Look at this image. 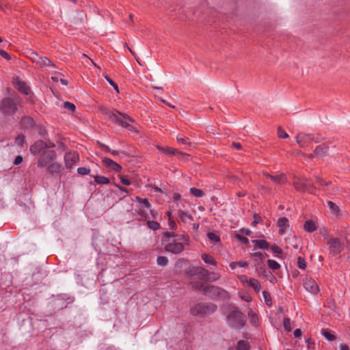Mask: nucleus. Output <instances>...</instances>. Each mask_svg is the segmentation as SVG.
Returning <instances> with one entry per match:
<instances>
[{
  "label": "nucleus",
  "mask_w": 350,
  "mask_h": 350,
  "mask_svg": "<svg viewBox=\"0 0 350 350\" xmlns=\"http://www.w3.org/2000/svg\"><path fill=\"white\" fill-rule=\"evenodd\" d=\"M192 288L202 291L204 294L212 299H228L230 294L228 292L221 287L213 285H204L200 282L191 283Z\"/></svg>",
  "instance_id": "nucleus-1"
},
{
  "label": "nucleus",
  "mask_w": 350,
  "mask_h": 350,
  "mask_svg": "<svg viewBox=\"0 0 350 350\" xmlns=\"http://www.w3.org/2000/svg\"><path fill=\"white\" fill-rule=\"evenodd\" d=\"M189 240L188 234H180L177 237V239L167 240L164 249L167 252L179 254L184 251L185 245H189Z\"/></svg>",
  "instance_id": "nucleus-2"
},
{
  "label": "nucleus",
  "mask_w": 350,
  "mask_h": 350,
  "mask_svg": "<svg viewBox=\"0 0 350 350\" xmlns=\"http://www.w3.org/2000/svg\"><path fill=\"white\" fill-rule=\"evenodd\" d=\"M105 113L111 121L115 122L129 131H133V126L129 122H133V120L126 113H121L117 110L109 109H106Z\"/></svg>",
  "instance_id": "nucleus-3"
},
{
  "label": "nucleus",
  "mask_w": 350,
  "mask_h": 350,
  "mask_svg": "<svg viewBox=\"0 0 350 350\" xmlns=\"http://www.w3.org/2000/svg\"><path fill=\"white\" fill-rule=\"evenodd\" d=\"M217 306L213 303H200L190 308V313L193 316L204 317L214 313L217 310Z\"/></svg>",
  "instance_id": "nucleus-4"
},
{
  "label": "nucleus",
  "mask_w": 350,
  "mask_h": 350,
  "mask_svg": "<svg viewBox=\"0 0 350 350\" xmlns=\"http://www.w3.org/2000/svg\"><path fill=\"white\" fill-rule=\"evenodd\" d=\"M227 322L236 328L243 327L246 322L245 316L237 308L230 311L226 317Z\"/></svg>",
  "instance_id": "nucleus-5"
},
{
  "label": "nucleus",
  "mask_w": 350,
  "mask_h": 350,
  "mask_svg": "<svg viewBox=\"0 0 350 350\" xmlns=\"http://www.w3.org/2000/svg\"><path fill=\"white\" fill-rule=\"evenodd\" d=\"M18 110L15 100L10 97H5L0 101V111L5 116H13Z\"/></svg>",
  "instance_id": "nucleus-6"
},
{
  "label": "nucleus",
  "mask_w": 350,
  "mask_h": 350,
  "mask_svg": "<svg viewBox=\"0 0 350 350\" xmlns=\"http://www.w3.org/2000/svg\"><path fill=\"white\" fill-rule=\"evenodd\" d=\"M325 239L327 240L326 245L329 249V254L332 256L339 254L343 250V244L338 238L327 236Z\"/></svg>",
  "instance_id": "nucleus-7"
},
{
  "label": "nucleus",
  "mask_w": 350,
  "mask_h": 350,
  "mask_svg": "<svg viewBox=\"0 0 350 350\" xmlns=\"http://www.w3.org/2000/svg\"><path fill=\"white\" fill-rule=\"evenodd\" d=\"M293 185L297 191L313 193L314 189V184L310 180L306 177L295 178Z\"/></svg>",
  "instance_id": "nucleus-8"
},
{
  "label": "nucleus",
  "mask_w": 350,
  "mask_h": 350,
  "mask_svg": "<svg viewBox=\"0 0 350 350\" xmlns=\"http://www.w3.org/2000/svg\"><path fill=\"white\" fill-rule=\"evenodd\" d=\"M57 158V153L55 150H44L38 160V167L41 168L48 166Z\"/></svg>",
  "instance_id": "nucleus-9"
},
{
  "label": "nucleus",
  "mask_w": 350,
  "mask_h": 350,
  "mask_svg": "<svg viewBox=\"0 0 350 350\" xmlns=\"http://www.w3.org/2000/svg\"><path fill=\"white\" fill-rule=\"evenodd\" d=\"M79 161V155L77 152H68L64 155L65 167L68 170L73 168Z\"/></svg>",
  "instance_id": "nucleus-10"
},
{
  "label": "nucleus",
  "mask_w": 350,
  "mask_h": 350,
  "mask_svg": "<svg viewBox=\"0 0 350 350\" xmlns=\"http://www.w3.org/2000/svg\"><path fill=\"white\" fill-rule=\"evenodd\" d=\"M64 167L57 162H52L46 167V171L51 176L61 177L63 174Z\"/></svg>",
  "instance_id": "nucleus-11"
},
{
  "label": "nucleus",
  "mask_w": 350,
  "mask_h": 350,
  "mask_svg": "<svg viewBox=\"0 0 350 350\" xmlns=\"http://www.w3.org/2000/svg\"><path fill=\"white\" fill-rule=\"evenodd\" d=\"M328 152H329V146L325 144H323L317 146L315 148L314 152L312 154H310L309 157L310 158H313V157L322 158L323 157L328 155Z\"/></svg>",
  "instance_id": "nucleus-12"
},
{
  "label": "nucleus",
  "mask_w": 350,
  "mask_h": 350,
  "mask_svg": "<svg viewBox=\"0 0 350 350\" xmlns=\"http://www.w3.org/2000/svg\"><path fill=\"white\" fill-rule=\"evenodd\" d=\"M157 148L160 152H161L163 154H167V155H170V156L178 155L181 157L189 156V154L182 152L174 148L163 147V146H157Z\"/></svg>",
  "instance_id": "nucleus-13"
},
{
  "label": "nucleus",
  "mask_w": 350,
  "mask_h": 350,
  "mask_svg": "<svg viewBox=\"0 0 350 350\" xmlns=\"http://www.w3.org/2000/svg\"><path fill=\"white\" fill-rule=\"evenodd\" d=\"M296 141L300 147H307L312 144L311 134H306L303 133H298L296 137Z\"/></svg>",
  "instance_id": "nucleus-14"
},
{
  "label": "nucleus",
  "mask_w": 350,
  "mask_h": 350,
  "mask_svg": "<svg viewBox=\"0 0 350 350\" xmlns=\"http://www.w3.org/2000/svg\"><path fill=\"white\" fill-rule=\"evenodd\" d=\"M148 210H150L152 217L155 218L154 211L138 206L135 209L137 219L139 221H146L149 218Z\"/></svg>",
  "instance_id": "nucleus-15"
},
{
  "label": "nucleus",
  "mask_w": 350,
  "mask_h": 350,
  "mask_svg": "<svg viewBox=\"0 0 350 350\" xmlns=\"http://www.w3.org/2000/svg\"><path fill=\"white\" fill-rule=\"evenodd\" d=\"M263 175L271 179L273 183H275L277 185H283L287 181V178L286 175L283 173L277 174V175H271L269 173L264 172Z\"/></svg>",
  "instance_id": "nucleus-16"
},
{
  "label": "nucleus",
  "mask_w": 350,
  "mask_h": 350,
  "mask_svg": "<svg viewBox=\"0 0 350 350\" xmlns=\"http://www.w3.org/2000/svg\"><path fill=\"white\" fill-rule=\"evenodd\" d=\"M48 148L47 144L43 140H38L30 147V152L33 154L40 153L45 148Z\"/></svg>",
  "instance_id": "nucleus-17"
},
{
  "label": "nucleus",
  "mask_w": 350,
  "mask_h": 350,
  "mask_svg": "<svg viewBox=\"0 0 350 350\" xmlns=\"http://www.w3.org/2000/svg\"><path fill=\"white\" fill-rule=\"evenodd\" d=\"M102 163L105 167L115 172H120L122 170V167L118 163L109 158L104 157Z\"/></svg>",
  "instance_id": "nucleus-18"
},
{
  "label": "nucleus",
  "mask_w": 350,
  "mask_h": 350,
  "mask_svg": "<svg viewBox=\"0 0 350 350\" xmlns=\"http://www.w3.org/2000/svg\"><path fill=\"white\" fill-rule=\"evenodd\" d=\"M304 288L313 294H317L319 291V286L317 282L312 279H307L304 282Z\"/></svg>",
  "instance_id": "nucleus-19"
},
{
  "label": "nucleus",
  "mask_w": 350,
  "mask_h": 350,
  "mask_svg": "<svg viewBox=\"0 0 350 350\" xmlns=\"http://www.w3.org/2000/svg\"><path fill=\"white\" fill-rule=\"evenodd\" d=\"M14 84V87L21 93L25 95H28L30 93L29 87H28L24 81H21L18 77L16 79Z\"/></svg>",
  "instance_id": "nucleus-20"
},
{
  "label": "nucleus",
  "mask_w": 350,
  "mask_h": 350,
  "mask_svg": "<svg viewBox=\"0 0 350 350\" xmlns=\"http://www.w3.org/2000/svg\"><path fill=\"white\" fill-rule=\"evenodd\" d=\"M277 226L279 228V234L280 235L284 234L289 227L288 219L285 217H280L278 220Z\"/></svg>",
  "instance_id": "nucleus-21"
},
{
  "label": "nucleus",
  "mask_w": 350,
  "mask_h": 350,
  "mask_svg": "<svg viewBox=\"0 0 350 350\" xmlns=\"http://www.w3.org/2000/svg\"><path fill=\"white\" fill-rule=\"evenodd\" d=\"M194 274L198 275L200 279L207 280L208 276L210 275V272L204 267H196L193 268Z\"/></svg>",
  "instance_id": "nucleus-22"
},
{
  "label": "nucleus",
  "mask_w": 350,
  "mask_h": 350,
  "mask_svg": "<svg viewBox=\"0 0 350 350\" xmlns=\"http://www.w3.org/2000/svg\"><path fill=\"white\" fill-rule=\"evenodd\" d=\"M178 215L179 219L184 223L193 220V217L188 212L183 210H179L178 211Z\"/></svg>",
  "instance_id": "nucleus-23"
},
{
  "label": "nucleus",
  "mask_w": 350,
  "mask_h": 350,
  "mask_svg": "<svg viewBox=\"0 0 350 350\" xmlns=\"http://www.w3.org/2000/svg\"><path fill=\"white\" fill-rule=\"evenodd\" d=\"M36 63L42 67L48 66L55 67V66L51 64V61L46 57L36 56Z\"/></svg>",
  "instance_id": "nucleus-24"
},
{
  "label": "nucleus",
  "mask_w": 350,
  "mask_h": 350,
  "mask_svg": "<svg viewBox=\"0 0 350 350\" xmlns=\"http://www.w3.org/2000/svg\"><path fill=\"white\" fill-rule=\"evenodd\" d=\"M252 243L254 244L255 247H258L259 249L267 250L269 247V243L263 239L253 240Z\"/></svg>",
  "instance_id": "nucleus-25"
},
{
  "label": "nucleus",
  "mask_w": 350,
  "mask_h": 350,
  "mask_svg": "<svg viewBox=\"0 0 350 350\" xmlns=\"http://www.w3.org/2000/svg\"><path fill=\"white\" fill-rule=\"evenodd\" d=\"M135 200L139 204V207L150 209L151 204L147 198H142L139 196H136Z\"/></svg>",
  "instance_id": "nucleus-26"
},
{
  "label": "nucleus",
  "mask_w": 350,
  "mask_h": 350,
  "mask_svg": "<svg viewBox=\"0 0 350 350\" xmlns=\"http://www.w3.org/2000/svg\"><path fill=\"white\" fill-rule=\"evenodd\" d=\"M327 206L333 215L338 216L340 213V208L338 206L332 201L327 202Z\"/></svg>",
  "instance_id": "nucleus-27"
},
{
  "label": "nucleus",
  "mask_w": 350,
  "mask_h": 350,
  "mask_svg": "<svg viewBox=\"0 0 350 350\" xmlns=\"http://www.w3.org/2000/svg\"><path fill=\"white\" fill-rule=\"evenodd\" d=\"M250 345L249 342L244 340H240L237 342L236 350H250Z\"/></svg>",
  "instance_id": "nucleus-28"
},
{
  "label": "nucleus",
  "mask_w": 350,
  "mask_h": 350,
  "mask_svg": "<svg viewBox=\"0 0 350 350\" xmlns=\"http://www.w3.org/2000/svg\"><path fill=\"white\" fill-rule=\"evenodd\" d=\"M304 228L308 232H313L317 230V226L313 221L308 220L305 222Z\"/></svg>",
  "instance_id": "nucleus-29"
},
{
  "label": "nucleus",
  "mask_w": 350,
  "mask_h": 350,
  "mask_svg": "<svg viewBox=\"0 0 350 350\" xmlns=\"http://www.w3.org/2000/svg\"><path fill=\"white\" fill-rule=\"evenodd\" d=\"M201 257L205 263L210 264L214 266L217 265V261L214 259V258L212 256L207 254H202L201 255Z\"/></svg>",
  "instance_id": "nucleus-30"
},
{
  "label": "nucleus",
  "mask_w": 350,
  "mask_h": 350,
  "mask_svg": "<svg viewBox=\"0 0 350 350\" xmlns=\"http://www.w3.org/2000/svg\"><path fill=\"white\" fill-rule=\"evenodd\" d=\"M95 183L99 185H107L109 183V179L105 176L96 175L94 176Z\"/></svg>",
  "instance_id": "nucleus-31"
},
{
  "label": "nucleus",
  "mask_w": 350,
  "mask_h": 350,
  "mask_svg": "<svg viewBox=\"0 0 350 350\" xmlns=\"http://www.w3.org/2000/svg\"><path fill=\"white\" fill-rule=\"evenodd\" d=\"M248 285L253 288L256 292H258L260 289V284L258 280L254 278H250L248 281Z\"/></svg>",
  "instance_id": "nucleus-32"
},
{
  "label": "nucleus",
  "mask_w": 350,
  "mask_h": 350,
  "mask_svg": "<svg viewBox=\"0 0 350 350\" xmlns=\"http://www.w3.org/2000/svg\"><path fill=\"white\" fill-rule=\"evenodd\" d=\"M321 334L329 341H333L336 339L335 335L332 334L330 331L327 329H323L321 330Z\"/></svg>",
  "instance_id": "nucleus-33"
},
{
  "label": "nucleus",
  "mask_w": 350,
  "mask_h": 350,
  "mask_svg": "<svg viewBox=\"0 0 350 350\" xmlns=\"http://www.w3.org/2000/svg\"><path fill=\"white\" fill-rule=\"evenodd\" d=\"M190 194L198 198H201L204 196V192L200 189L192 187L190 189Z\"/></svg>",
  "instance_id": "nucleus-34"
},
{
  "label": "nucleus",
  "mask_w": 350,
  "mask_h": 350,
  "mask_svg": "<svg viewBox=\"0 0 350 350\" xmlns=\"http://www.w3.org/2000/svg\"><path fill=\"white\" fill-rule=\"evenodd\" d=\"M267 265L271 269L273 270H277L280 268V265L274 260H268Z\"/></svg>",
  "instance_id": "nucleus-35"
},
{
  "label": "nucleus",
  "mask_w": 350,
  "mask_h": 350,
  "mask_svg": "<svg viewBox=\"0 0 350 350\" xmlns=\"http://www.w3.org/2000/svg\"><path fill=\"white\" fill-rule=\"evenodd\" d=\"M207 237L212 243H216L220 241L219 237L214 232H208Z\"/></svg>",
  "instance_id": "nucleus-36"
},
{
  "label": "nucleus",
  "mask_w": 350,
  "mask_h": 350,
  "mask_svg": "<svg viewBox=\"0 0 350 350\" xmlns=\"http://www.w3.org/2000/svg\"><path fill=\"white\" fill-rule=\"evenodd\" d=\"M262 295L265 299V303L266 305L270 306L272 304V300L271 298V295L269 292L264 291L262 292Z\"/></svg>",
  "instance_id": "nucleus-37"
},
{
  "label": "nucleus",
  "mask_w": 350,
  "mask_h": 350,
  "mask_svg": "<svg viewBox=\"0 0 350 350\" xmlns=\"http://www.w3.org/2000/svg\"><path fill=\"white\" fill-rule=\"evenodd\" d=\"M169 260L167 257L159 256L157 257V262L160 266H166L168 263Z\"/></svg>",
  "instance_id": "nucleus-38"
},
{
  "label": "nucleus",
  "mask_w": 350,
  "mask_h": 350,
  "mask_svg": "<svg viewBox=\"0 0 350 350\" xmlns=\"http://www.w3.org/2000/svg\"><path fill=\"white\" fill-rule=\"evenodd\" d=\"M221 278V275L217 272H210V275L208 276L206 281L215 282Z\"/></svg>",
  "instance_id": "nucleus-39"
},
{
  "label": "nucleus",
  "mask_w": 350,
  "mask_h": 350,
  "mask_svg": "<svg viewBox=\"0 0 350 350\" xmlns=\"http://www.w3.org/2000/svg\"><path fill=\"white\" fill-rule=\"evenodd\" d=\"M176 139H177V142L179 144L191 145V142H189V139L188 137H186L183 135H178Z\"/></svg>",
  "instance_id": "nucleus-40"
},
{
  "label": "nucleus",
  "mask_w": 350,
  "mask_h": 350,
  "mask_svg": "<svg viewBox=\"0 0 350 350\" xmlns=\"http://www.w3.org/2000/svg\"><path fill=\"white\" fill-rule=\"evenodd\" d=\"M297 267L301 269H305L306 268V260L301 256L297 258Z\"/></svg>",
  "instance_id": "nucleus-41"
},
{
  "label": "nucleus",
  "mask_w": 350,
  "mask_h": 350,
  "mask_svg": "<svg viewBox=\"0 0 350 350\" xmlns=\"http://www.w3.org/2000/svg\"><path fill=\"white\" fill-rule=\"evenodd\" d=\"M147 225L150 229H152L153 230H158L160 228V224L154 221H148Z\"/></svg>",
  "instance_id": "nucleus-42"
},
{
  "label": "nucleus",
  "mask_w": 350,
  "mask_h": 350,
  "mask_svg": "<svg viewBox=\"0 0 350 350\" xmlns=\"http://www.w3.org/2000/svg\"><path fill=\"white\" fill-rule=\"evenodd\" d=\"M284 327L286 331L291 332L292 329L291 327V319L288 317L284 318Z\"/></svg>",
  "instance_id": "nucleus-43"
},
{
  "label": "nucleus",
  "mask_w": 350,
  "mask_h": 350,
  "mask_svg": "<svg viewBox=\"0 0 350 350\" xmlns=\"http://www.w3.org/2000/svg\"><path fill=\"white\" fill-rule=\"evenodd\" d=\"M180 234H176L173 232H165L163 234V238H167L168 240H172L174 239H177V237Z\"/></svg>",
  "instance_id": "nucleus-44"
},
{
  "label": "nucleus",
  "mask_w": 350,
  "mask_h": 350,
  "mask_svg": "<svg viewBox=\"0 0 350 350\" xmlns=\"http://www.w3.org/2000/svg\"><path fill=\"white\" fill-rule=\"evenodd\" d=\"M63 107H64V108H65L72 112L75 111V110L76 109L75 105L73 103L68 102V101L64 103Z\"/></svg>",
  "instance_id": "nucleus-45"
},
{
  "label": "nucleus",
  "mask_w": 350,
  "mask_h": 350,
  "mask_svg": "<svg viewBox=\"0 0 350 350\" xmlns=\"http://www.w3.org/2000/svg\"><path fill=\"white\" fill-rule=\"evenodd\" d=\"M25 142V137L23 135H19L15 139V144L18 146H23Z\"/></svg>",
  "instance_id": "nucleus-46"
},
{
  "label": "nucleus",
  "mask_w": 350,
  "mask_h": 350,
  "mask_svg": "<svg viewBox=\"0 0 350 350\" xmlns=\"http://www.w3.org/2000/svg\"><path fill=\"white\" fill-rule=\"evenodd\" d=\"M118 177L123 185H130L131 184V180L126 176L120 174L118 176Z\"/></svg>",
  "instance_id": "nucleus-47"
},
{
  "label": "nucleus",
  "mask_w": 350,
  "mask_h": 350,
  "mask_svg": "<svg viewBox=\"0 0 350 350\" xmlns=\"http://www.w3.org/2000/svg\"><path fill=\"white\" fill-rule=\"evenodd\" d=\"M278 135L281 139H285L288 137V135L281 127L278 129Z\"/></svg>",
  "instance_id": "nucleus-48"
},
{
  "label": "nucleus",
  "mask_w": 350,
  "mask_h": 350,
  "mask_svg": "<svg viewBox=\"0 0 350 350\" xmlns=\"http://www.w3.org/2000/svg\"><path fill=\"white\" fill-rule=\"evenodd\" d=\"M77 172L80 175H88L90 173V169L81 167L77 169Z\"/></svg>",
  "instance_id": "nucleus-49"
},
{
  "label": "nucleus",
  "mask_w": 350,
  "mask_h": 350,
  "mask_svg": "<svg viewBox=\"0 0 350 350\" xmlns=\"http://www.w3.org/2000/svg\"><path fill=\"white\" fill-rule=\"evenodd\" d=\"M260 222H262L261 217L258 214L255 213L254 215V221H252V225L253 226H256Z\"/></svg>",
  "instance_id": "nucleus-50"
},
{
  "label": "nucleus",
  "mask_w": 350,
  "mask_h": 350,
  "mask_svg": "<svg viewBox=\"0 0 350 350\" xmlns=\"http://www.w3.org/2000/svg\"><path fill=\"white\" fill-rule=\"evenodd\" d=\"M235 237L237 240H239L243 244L247 245L249 243V239L245 237H243L240 234H236Z\"/></svg>",
  "instance_id": "nucleus-51"
},
{
  "label": "nucleus",
  "mask_w": 350,
  "mask_h": 350,
  "mask_svg": "<svg viewBox=\"0 0 350 350\" xmlns=\"http://www.w3.org/2000/svg\"><path fill=\"white\" fill-rule=\"evenodd\" d=\"M105 78L107 81V82L114 88V90L117 92H119L118 85L113 80H111L108 76H105Z\"/></svg>",
  "instance_id": "nucleus-52"
},
{
  "label": "nucleus",
  "mask_w": 350,
  "mask_h": 350,
  "mask_svg": "<svg viewBox=\"0 0 350 350\" xmlns=\"http://www.w3.org/2000/svg\"><path fill=\"white\" fill-rule=\"evenodd\" d=\"M312 137V143H319L322 140V137L321 135L317 134V135H314L313 134H311Z\"/></svg>",
  "instance_id": "nucleus-53"
},
{
  "label": "nucleus",
  "mask_w": 350,
  "mask_h": 350,
  "mask_svg": "<svg viewBox=\"0 0 350 350\" xmlns=\"http://www.w3.org/2000/svg\"><path fill=\"white\" fill-rule=\"evenodd\" d=\"M271 250H272V252L273 253H275V254H282V250L279 246H278L277 245H271Z\"/></svg>",
  "instance_id": "nucleus-54"
},
{
  "label": "nucleus",
  "mask_w": 350,
  "mask_h": 350,
  "mask_svg": "<svg viewBox=\"0 0 350 350\" xmlns=\"http://www.w3.org/2000/svg\"><path fill=\"white\" fill-rule=\"evenodd\" d=\"M252 257L256 260H262L264 257V255L262 252H258L252 254Z\"/></svg>",
  "instance_id": "nucleus-55"
},
{
  "label": "nucleus",
  "mask_w": 350,
  "mask_h": 350,
  "mask_svg": "<svg viewBox=\"0 0 350 350\" xmlns=\"http://www.w3.org/2000/svg\"><path fill=\"white\" fill-rule=\"evenodd\" d=\"M315 184L320 186L328 185V183L325 182L319 177L316 178Z\"/></svg>",
  "instance_id": "nucleus-56"
},
{
  "label": "nucleus",
  "mask_w": 350,
  "mask_h": 350,
  "mask_svg": "<svg viewBox=\"0 0 350 350\" xmlns=\"http://www.w3.org/2000/svg\"><path fill=\"white\" fill-rule=\"evenodd\" d=\"M0 55L3 58L10 60L11 59L10 55L5 51L3 49H0Z\"/></svg>",
  "instance_id": "nucleus-57"
},
{
  "label": "nucleus",
  "mask_w": 350,
  "mask_h": 350,
  "mask_svg": "<svg viewBox=\"0 0 350 350\" xmlns=\"http://www.w3.org/2000/svg\"><path fill=\"white\" fill-rule=\"evenodd\" d=\"M114 186L116 187H117L121 191H123V192H124V193H126L127 194L129 193V189H127L126 188H125L124 187L120 186V185H118L117 183H114Z\"/></svg>",
  "instance_id": "nucleus-58"
},
{
  "label": "nucleus",
  "mask_w": 350,
  "mask_h": 350,
  "mask_svg": "<svg viewBox=\"0 0 350 350\" xmlns=\"http://www.w3.org/2000/svg\"><path fill=\"white\" fill-rule=\"evenodd\" d=\"M231 146L237 150H241L242 149V146L240 143L239 142H233L231 145Z\"/></svg>",
  "instance_id": "nucleus-59"
},
{
  "label": "nucleus",
  "mask_w": 350,
  "mask_h": 350,
  "mask_svg": "<svg viewBox=\"0 0 350 350\" xmlns=\"http://www.w3.org/2000/svg\"><path fill=\"white\" fill-rule=\"evenodd\" d=\"M241 299L244 300L246 302H250L252 301V297L249 295H240Z\"/></svg>",
  "instance_id": "nucleus-60"
},
{
  "label": "nucleus",
  "mask_w": 350,
  "mask_h": 350,
  "mask_svg": "<svg viewBox=\"0 0 350 350\" xmlns=\"http://www.w3.org/2000/svg\"><path fill=\"white\" fill-rule=\"evenodd\" d=\"M22 161H23V157L21 156H17L15 158V160L14 161V164L15 165H19L20 163H21Z\"/></svg>",
  "instance_id": "nucleus-61"
},
{
  "label": "nucleus",
  "mask_w": 350,
  "mask_h": 350,
  "mask_svg": "<svg viewBox=\"0 0 350 350\" xmlns=\"http://www.w3.org/2000/svg\"><path fill=\"white\" fill-rule=\"evenodd\" d=\"M168 224L170 229L172 230L175 229L176 228V224L175 221L174 220H172L171 219H169Z\"/></svg>",
  "instance_id": "nucleus-62"
},
{
  "label": "nucleus",
  "mask_w": 350,
  "mask_h": 350,
  "mask_svg": "<svg viewBox=\"0 0 350 350\" xmlns=\"http://www.w3.org/2000/svg\"><path fill=\"white\" fill-rule=\"evenodd\" d=\"M295 338H299L301 336V330L300 329H296L293 332Z\"/></svg>",
  "instance_id": "nucleus-63"
},
{
  "label": "nucleus",
  "mask_w": 350,
  "mask_h": 350,
  "mask_svg": "<svg viewBox=\"0 0 350 350\" xmlns=\"http://www.w3.org/2000/svg\"><path fill=\"white\" fill-rule=\"evenodd\" d=\"M340 350H350L349 346L347 344L342 343L339 346Z\"/></svg>",
  "instance_id": "nucleus-64"
}]
</instances>
